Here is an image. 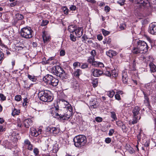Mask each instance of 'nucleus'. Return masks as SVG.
<instances>
[{
    "instance_id": "nucleus-13",
    "label": "nucleus",
    "mask_w": 156,
    "mask_h": 156,
    "mask_svg": "<svg viewBox=\"0 0 156 156\" xmlns=\"http://www.w3.org/2000/svg\"><path fill=\"white\" fill-rule=\"evenodd\" d=\"M137 138L138 139V143L139 142L141 143L147 139L144 134L141 133H140L137 136Z\"/></svg>"
},
{
    "instance_id": "nucleus-27",
    "label": "nucleus",
    "mask_w": 156,
    "mask_h": 156,
    "mask_svg": "<svg viewBox=\"0 0 156 156\" xmlns=\"http://www.w3.org/2000/svg\"><path fill=\"white\" fill-rule=\"evenodd\" d=\"M76 28L75 26L73 25H71L68 27V30L70 32L73 33V34H74Z\"/></svg>"
},
{
    "instance_id": "nucleus-26",
    "label": "nucleus",
    "mask_w": 156,
    "mask_h": 156,
    "mask_svg": "<svg viewBox=\"0 0 156 156\" xmlns=\"http://www.w3.org/2000/svg\"><path fill=\"white\" fill-rule=\"evenodd\" d=\"M149 66L150 70L152 72H155L156 71V66L152 62H151L149 64Z\"/></svg>"
},
{
    "instance_id": "nucleus-63",
    "label": "nucleus",
    "mask_w": 156,
    "mask_h": 156,
    "mask_svg": "<svg viewBox=\"0 0 156 156\" xmlns=\"http://www.w3.org/2000/svg\"><path fill=\"white\" fill-rule=\"evenodd\" d=\"M103 37L100 34H98L97 35V39L99 41H101Z\"/></svg>"
},
{
    "instance_id": "nucleus-12",
    "label": "nucleus",
    "mask_w": 156,
    "mask_h": 156,
    "mask_svg": "<svg viewBox=\"0 0 156 156\" xmlns=\"http://www.w3.org/2000/svg\"><path fill=\"white\" fill-rule=\"evenodd\" d=\"M74 33L76 37H80L83 34V28L82 27H78L76 28Z\"/></svg>"
},
{
    "instance_id": "nucleus-61",
    "label": "nucleus",
    "mask_w": 156,
    "mask_h": 156,
    "mask_svg": "<svg viewBox=\"0 0 156 156\" xmlns=\"http://www.w3.org/2000/svg\"><path fill=\"white\" fill-rule=\"evenodd\" d=\"M115 97L116 99L118 100H119L121 99L120 95L117 93H116V94L115 95Z\"/></svg>"
},
{
    "instance_id": "nucleus-64",
    "label": "nucleus",
    "mask_w": 156,
    "mask_h": 156,
    "mask_svg": "<svg viewBox=\"0 0 156 156\" xmlns=\"http://www.w3.org/2000/svg\"><path fill=\"white\" fill-rule=\"evenodd\" d=\"M105 75L108 76H111V73L108 71H106L105 73Z\"/></svg>"
},
{
    "instance_id": "nucleus-25",
    "label": "nucleus",
    "mask_w": 156,
    "mask_h": 156,
    "mask_svg": "<svg viewBox=\"0 0 156 156\" xmlns=\"http://www.w3.org/2000/svg\"><path fill=\"white\" fill-rule=\"evenodd\" d=\"M132 51L133 53L135 54H138L140 53H144V52H141V51H142V50H141L140 48L138 47L137 45L136 47H134L133 48Z\"/></svg>"
},
{
    "instance_id": "nucleus-57",
    "label": "nucleus",
    "mask_w": 156,
    "mask_h": 156,
    "mask_svg": "<svg viewBox=\"0 0 156 156\" xmlns=\"http://www.w3.org/2000/svg\"><path fill=\"white\" fill-rule=\"evenodd\" d=\"M33 147L32 144H31L27 145V148L28 150L31 151L33 149Z\"/></svg>"
},
{
    "instance_id": "nucleus-51",
    "label": "nucleus",
    "mask_w": 156,
    "mask_h": 156,
    "mask_svg": "<svg viewBox=\"0 0 156 156\" xmlns=\"http://www.w3.org/2000/svg\"><path fill=\"white\" fill-rule=\"evenodd\" d=\"M24 143L25 145L27 146L31 144L30 142L28 139H26L24 140Z\"/></svg>"
},
{
    "instance_id": "nucleus-28",
    "label": "nucleus",
    "mask_w": 156,
    "mask_h": 156,
    "mask_svg": "<svg viewBox=\"0 0 156 156\" xmlns=\"http://www.w3.org/2000/svg\"><path fill=\"white\" fill-rule=\"evenodd\" d=\"M144 103L146 104V105H149V99L146 94H144Z\"/></svg>"
},
{
    "instance_id": "nucleus-10",
    "label": "nucleus",
    "mask_w": 156,
    "mask_h": 156,
    "mask_svg": "<svg viewBox=\"0 0 156 156\" xmlns=\"http://www.w3.org/2000/svg\"><path fill=\"white\" fill-rule=\"evenodd\" d=\"M91 72L92 74L95 77L99 76L103 73V72L102 71L95 69H92Z\"/></svg>"
},
{
    "instance_id": "nucleus-3",
    "label": "nucleus",
    "mask_w": 156,
    "mask_h": 156,
    "mask_svg": "<svg viewBox=\"0 0 156 156\" xmlns=\"http://www.w3.org/2000/svg\"><path fill=\"white\" fill-rule=\"evenodd\" d=\"M73 141L76 147H81L83 146L87 142V138L85 136L80 135L75 136Z\"/></svg>"
},
{
    "instance_id": "nucleus-54",
    "label": "nucleus",
    "mask_w": 156,
    "mask_h": 156,
    "mask_svg": "<svg viewBox=\"0 0 156 156\" xmlns=\"http://www.w3.org/2000/svg\"><path fill=\"white\" fill-rule=\"evenodd\" d=\"M69 9L71 10L74 11L76 9V7L74 5H72L70 6Z\"/></svg>"
},
{
    "instance_id": "nucleus-41",
    "label": "nucleus",
    "mask_w": 156,
    "mask_h": 156,
    "mask_svg": "<svg viewBox=\"0 0 156 156\" xmlns=\"http://www.w3.org/2000/svg\"><path fill=\"white\" fill-rule=\"evenodd\" d=\"M112 75L113 77H115L118 76V73L117 71L115 69L112 70Z\"/></svg>"
},
{
    "instance_id": "nucleus-58",
    "label": "nucleus",
    "mask_w": 156,
    "mask_h": 156,
    "mask_svg": "<svg viewBox=\"0 0 156 156\" xmlns=\"http://www.w3.org/2000/svg\"><path fill=\"white\" fill-rule=\"evenodd\" d=\"M114 132V130L113 129H110L109 131L108 135L110 136H112V135L113 133Z\"/></svg>"
},
{
    "instance_id": "nucleus-59",
    "label": "nucleus",
    "mask_w": 156,
    "mask_h": 156,
    "mask_svg": "<svg viewBox=\"0 0 156 156\" xmlns=\"http://www.w3.org/2000/svg\"><path fill=\"white\" fill-rule=\"evenodd\" d=\"M90 54L91 55V56H93L94 57L96 55V52L95 50H93L91 52Z\"/></svg>"
},
{
    "instance_id": "nucleus-33",
    "label": "nucleus",
    "mask_w": 156,
    "mask_h": 156,
    "mask_svg": "<svg viewBox=\"0 0 156 156\" xmlns=\"http://www.w3.org/2000/svg\"><path fill=\"white\" fill-rule=\"evenodd\" d=\"M147 139L145 140L142 142L141 143L144 145L145 147H148L149 145V140H147Z\"/></svg>"
},
{
    "instance_id": "nucleus-40",
    "label": "nucleus",
    "mask_w": 156,
    "mask_h": 156,
    "mask_svg": "<svg viewBox=\"0 0 156 156\" xmlns=\"http://www.w3.org/2000/svg\"><path fill=\"white\" fill-rule=\"evenodd\" d=\"M21 96L20 95H16L15 96V99L16 101H19L21 100Z\"/></svg>"
},
{
    "instance_id": "nucleus-47",
    "label": "nucleus",
    "mask_w": 156,
    "mask_h": 156,
    "mask_svg": "<svg viewBox=\"0 0 156 156\" xmlns=\"http://www.w3.org/2000/svg\"><path fill=\"white\" fill-rule=\"evenodd\" d=\"M99 62L94 61V62L92 63V66L95 67H98Z\"/></svg>"
},
{
    "instance_id": "nucleus-44",
    "label": "nucleus",
    "mask_w": 156,
    "mask_h": 156,
    "mask_svg": "<svg viewBox=\"0 0 156 156\" xmlns=\"http://www.w3.org/2000/svg\"><path fill=\"white\" fill-rule=\"evenodd\" d=\"M92 83L93 84V87H95L97 86L98 82L97 80H95L93 81Z\"/></svg>"
},
{
    "instance_id": "nucleus-29",
    "label": "nucleus",
    "mask_w": 156,
    "mask_h": 156,
    "mask_svg": "<svg viewBox=\"0 0 156 156\" xmlns=\"http://www.w3.org/2000/svg\"><path fill=\"white\" fill-rule=\"evenodd\" d=\"M81 70L79 69H76L73 73V75L74 76H76V77H78L80 76V75L81 74Z\"/></svg>"
},
{
    "instance_id": "nucleus-37",
    "label": "nucleus",
    "mask_w": 156,
    "mask_h": 156,
    "mask_svg": "<svg viewBox=\"0 0 156 156\" xmlns=\"http://www.w3.org/2000/svg\"><path fill=\"white\" fill-rule=\"evenodd\" d=\"M79 84L77 82L75 81L73 83V88L74 89H78L79 88Z\"/></svg>"
},
{
    "instance_id": "nucleus-55",
    "label": "nucleus",
    "mask_w": 156,
    "mask_h": 156,
    "mask_svg": "<svg viewBox=\"0 0 156 156\" xmlns=\"http://www.w3.org/2000/svg\"><path fill=\"white\" fill-rule=\"evenodd\" d=\"M88 65L87 63H83L81 66V68L83 69L87 68L88 67Z\"/></svg>"
},
{
    "instance_id": "nucleus-1",
    "label": "nucleus",
    "mask_w": 156,
    "mask_h": 156,
    "mask_svg": "<svg viewBox=\"0 0 156 156\" xmlns=\"http://www.w3.org/2000/svg\"><path fill=\"white\" fill-rule=\"evenodd\" d=\"M68 108H65L63 109V112L62 111L60 110L57 112V111L58 110V106L57 104L56 106H55L52 108V111H51V113L52 116L54 117H57L58 119L62 120H68L72 116V109L71 107H68Z\"/></svg>"
},
{
    "instance_id": "nucleus-31",
    "label": "nucleus",
    "mask_w": 156,
    "mask_h": 156,
    "mask_svg": "<svg viewBox=\"0 0 156 156\" xmlns=\"http://www.w3.org/2000/svg\"><path fill=\"white\" fill-rule=\"evenodd\" d=\"M15 17L18 20H19L23 19L24 18L23 16V15L19 13H17L15 15Z\"/></svg>"
},
{
    "instance_id": "nucleus-48",
    "label": "nucleus",
    "mask_w": 156,
    "mask_h": 156,
    "mask_svg": "<svg viewBox=\"0 0 156 156\" xmlns=\"http://www.w3.org/2000/svg\"><path fill=\"white\" fill-rule=\"evenodd\" d=\"M33 152L35 156H37L39 154V151L38 149L37 148H34L33 150Z\"/></svg>"
},
{
    "instance_id": "nucleus-18",
    "label": "nucleus",
    "mask_w": 156,
    "mask_h": 156,
    "mask_svg": "<svg viewBox=\"0 0 156 156\" xmlns=\"http://www.w3.org/2000/svg\"><path fill=\"white\" fill-rule=\"evenodd\" d=\"M106 54L110 58H112L113 56L116 55L117 53L114 51L110 50L106 51Z\"/></svg>"
},
{
    "instance_id": "nucleus-56",
    "label": "nucleus",
    "mask_w": 156,
    "mask_h": 156,
    "mask_svg": "<svg viewBox=\"0 0 156 156\" xmlns=\"http://www.w3.org/2000/svg\"><path fill=\"white\" fill-rule=\"evenodd\" d=\"M96 121L98 122H100L102 121V118L98 117L95 118Z\"/></svg>"
},
{
    "instance_id": "nucleus-24",
    "label": "nucleus",
    "mask_w": 156,
    "mask_h": 156,
    "mask_svg": "<svg viewBox=\"0 0 156 156\" xmlns=\"http://www.w3.org/2000/svg\"><path fill=\"white\" fill-rule=\"evenodd\" d=\"M122 81L124 83H126L128 81V77L127 73L124 72L122 74Z\"/></svg>"
},
{
    "instance_id": "nucleus-30",
    "label": "nucleus",
    "mask_w": 156,
    "mask_h": 156,
    "mask_svg": "<svg viewBox=\"0 0 156 156\" xmlns=\"http://www.w3.org/2000/svg\"><path fill=\"white\" fill-rule=\"evenodd\" d=\"M28 78L31 81L34 82H36L37 78H36V77L34 76L28 75Z\"/></svg>"
},
{
    "instance_id": "nucleus-42",
    "label": "nucleus",
    "mask_w": 156,
    "mask_h": 156,
    "mask_svg": "<svg viewBox=\"0 0 156 156\" xmlns=\"http://www.w3.org/2000/svg\"><path fill=\"white\" fill-rule=\"evenodd\" d=\"M129 148L127 149L128 150V152L130 154H132L134 152V150L133 148H132L131 147L129 146V147H128Z\"/></svg>"
},
{
    "instance_id": "nucleus-16",
    "label": "nucleus",
    "mask_w": 156,
    "mask_h": 156,
    "mask_svg": "<svg viewBox=\"0 0 156 156\" xmlns=\"http://www.w3.org/2000/svg\"><path fill=\"white\" fill-rule=\"evenodd\" d=\"M57 62V60L55 59L54 57H50L47 61V63L52 65L56 64Z\"/></svg>"
},
{
    "instance_id": "nucleus-20",
    "label": "nucleus",
    "mask_w": 156,
    "mask_h": 156,
    "mask_svg": "<svg viewBox=\"0 0 156 156\" xmlns=\"http://www.w3.org/2000/svg\"><path fill=\"white\" fill-rule=\"evenodd\" d=\"M58 82L59 81L58 80L53 77V78H52V80H51L49 84L51 85L54 87H55L58 85Z\"/></svg>"
},
{
    "instance_id": "nucleus-8",
    "label": "nucleus",
    "mask_w": 156,
    "mask_h": 156,
    "mask_svg": "<svg viewBox=\"0 0 156 156\" xmlns=\"http://www.w3.org/2000/svg\"><path fill=\"white\" fill-rule=\"evenodd\" d=\"M136 4L140 5V6H143L144 7H148L149 5V3L147 0H136Z\"/></svg>"
},
{
    "instance_id": "nucleus-21",
    "label": "nucleus",
    "mask_w": 156,
    "mask_h": 156,
    "mask_svg": "<svg viewBox=\"0 0 156 156\" xmlns=\"http://www.w3.org/2000/svg\"><path fill=\"white\" fill-rule=\"evenodd\" d=\"M42 37L44 42L49 40L50 38L49 35L47 34L45 31L43 32Z\"/></svg>"
},
{
    "instance_id": "nucleus-50",
    "label": "nucleus",
    "mask_w": 156,
    "mask_h": 156,
    "mask_svg": "<svg viewBox=\"0 0 156 156\" xmlns=\"http://www.w3.org/2000/svg\"><path fill=\"white\" fill-rule=\"evenodd\" d=\"M4 53L2 51H0V61L4 59Z\"/></svg>"
},
{
    "instance_id": "nucleus-11",
    "label": "nucleus",
    "mask_w": 156,
    "mask_h": 156,
    "mask_svg": "<svg viewBox=\"0 0 156 156\" xmlns=\"http://www.w3.org/2000/svg\"><path fill=\"white\" fill-rule=\"evenodd\" d=\"M48 129L54 135H55L58 133L60 130L59 129L56 127H49Z\"/></svg>"
},
{
    "instance_id": "nucleus-43",
    "label": "nucleus",
    "mask_w": 156,
    "mask_h": 156,
    "mask_svg": "<svg viewBox=\"0 0 156 156\" xmlns=\"http://www.w3.org/2000/svg\"><path fill=\"white\" fill-rule=\"evenodd\" d=\"M70 39L73 41H76V37L74 36L73 34H71L70 35Z\"/></svg>"
},
{
    "instance_id": "nucleus-19",
    "label": "nucleus",
    "mask_w": 156,
    "mask_h": 156,
    "mask_svg": "<svg viewBox=\"0 0 156 156\" xmlns=\"http://www.w3.org/2000/svg\"><path fill=\"white\" fill-rule=\"evenodd\" d=\"M140 116L139 118H138L137 116H134L133 115V120H129V124L130 125H132L136 123L137 122L138 118H139L138 120H139L140 119Z\"/></svg>"
},
{
    "instance_id": "nucleus-34",
    "label": "nucleus",
    "mask_w": 156,
    "mask_h": 156,
    "mask_svg": "<svg viewBox=\"0 0 156 156\" xmlns=\"http://www.w3.org/2000/svg\"><path fill=\"white\" fill-rule=\"evenodd\" d=\"M20 113V110L15 108L12 112V115L14 116L15 115H18Z\"/></svg>"
},
{
    "instance_id": "nucleus-38",
    "label": "nucleus",
    "mask_w": 156,
    "mask_h": 156,
    "mask_svg": "<svg viewBox=\"0 0 156 156\" xmlns=\"http://www.w3.org/2000/svg\"><path fill=\"white\" fill-rule=\"evenodd\" d=\"M102 32L103 33V34L105 36H106L107 35H108L109 34L110 32L109 31L105 30L104 29H102Z\"/></svg>"
},
{
    "instance_id": "nucleus-39",
    "label": "nucleus",
    "mask_w": 156,
    "mask_h": 156,
    "mask_svg": "<svg viewBox=\"0 0 156 156\" xmlns=\"http://www.w3.org/2000/svg\"><path fill=\"white\" fill-rule=\"evenodd\" d=\"M62 10L64 12V13L65 14H68V11H69V9H67L66 7L64 6L62 8Z\"/></svg>"
},
{
    "instance_id": "nucleus-17",
    "label": "nucleus",
    "mask_w": 156,
    "mask_h": 156,
    "mask_svg": "<svg viewBox=\"0 0 156 156\" xmlns=\"http://www.w3.org/2000/svg\"><path fill=\"white\" fill-rule=\"evenodd\" d=\"M23 123L25 127L29 128L32 125V121L30 119H26L24 121Z\"/></svg>"
},
{
    "instance_id": "nucleus-22",
    "label": "nucleus",
    "mask_w": 156,
    "mask_h": 156,
    "mask_svg": "<svg viewBox=\"0 0 156 156\" xmlns=\"http://www.w3.org/2000/svg\"><path fill=\"white\" fill-rule=\"evenodd\" d=\"M30 134L31 136L36 137L38 136L37 131L34 128H31L30 129Z\"/></svg>"
},
{
    "instance_id": "nucleus-62",
    "label": "nucleus",
    "mask_w": 156,
    "mask_h": 156,
    "mask_svg": "<svg viewBox=\"0 0 156 156\" xmlns=\"http://www.w3.org/2000/svg\"><path fill=\"white\" fill-rule=\"evenodd\" d=\"M0 97L2 101H4L6 99V98L2 94H0Z\"/></svg>"
},
{
    "instance_id": "nucleus-32",
    "label": "nucleus",
    "mask_w": 156,
    "mask_h": 156,
    "mask_svg": "<svg viewBox=\"0 0 156 156\" xmlns=\"http://www.w3.org/2000/svg\"><path fill=\"white\" fill-rule=\"evenodd\" d=\"M94 60V57L93 56H90L88 58L87 61L88 63L90 64H92Z\"/></svg>"
},
{
    "instance_id": "nucleus-60",
    "label": "nucleus",
    "mask_w": 156,
    "mask_h": 156,
    "mask_svg": "<svg viewBox=\"0 0 156 156\" xmlns=\"http://www.w3.org/2000/svg\"><path fill=\"white\" fill-rule=\"evenodd\" d=\"M65 52L64 50H61L60 52V55L61 56H63L65 55Z\"/></svg>"
},
{
    "instance_id": "nucleus-45",
    "label": "nucleus",
    "mask_w": 156,
    "mask_h": 156,
    "mask_svg": "<svg viewBox=\"0 0 156 156\" xmlns=\"http://www.w3.org/2000/svg\"><path fill=\"white\" fill-rule=\"evenodd\" d=\"M48 23V21L47 20H43L41 24V26H45Z\"/></svg>"
},
{
    "instance_id": "nucleus-23",
    "label": "nucleus",
    "mask_w": 156,
    "mask_h": 156,
    "mask_svg": "<svg viewBox=\"0 0 156 156\" xmlns=\"http://www.w3.org/2000/svg\"><path fill=\"white\" fill-rule=\"evenodd\" d=\"M140 110V108L139 107L136 106L133 110V113L134 116H137L139 114V112Z\"/></svg>"
},
{
    "instance_id": "nucleus-15",
    "label": "nucleus",
    "mask_w": 156,
    "mask_h": 156,
    "mask_svg": "<svg viewBox=\"0 0 156 156\" xmlns=\"http://www.w3.org/2000/svg\"><path fill=\"white\" fill-rule=\"evenodd\" d=\"M59 103L62 105V106L63 108V109H64L65 108H68V107H71L70 106H69V103L68 102L63 99L60 100Z\"/></svg>"
},
{
    "instance_id": "nucleus-49",
    "label": "nucleus",
    "mask_w": 156,
    "mask_h": 156,
    "mask_svg": "<svg viewBox=\"0 0 156 156\" xmlns=\"http://www.w3.org/2000/svg\"><path fill=\"white\" fill-rule=\"evenodd\" d=\"M17 125L18 127H19L20 128H21L22 126V125L21 123L20 120V119H18L17 120Z\"/></svg>"
},
{
    "instance_id": "nucleus-2",
    "label": "nucleus",
    "mask_w": 156,
    "mask_h": 156,
    "mask_svg": "<svg viewBox=\"0 0 156 156\" xmlns=\"http://www.w3.org/2000/svg\"><path fill=\"white\" fill-rule=\"evenodd\" d=\"M38 97L41 100L44 102H51L53 99L50 92L47 90L39 92L38 94Z\"/></svg>"
},
{
    "instance_id": "nucleus-6",
    "label": "nucleus",
    "mask_w": 156,
    "mask_h": 156,
    "mask_svg": "<svg viewBox=\"0 0 156 156\" xmlns=\"http://www.w3.org/2000/svg\"><path fill=\"white\" fill-rule=\"evenodd\" d=\"M137 45L138 47L144 53L147 52L148 50L147 44L144 41L139 40L137 42Z\"/></svg>"
},
{
    "instance_id": "nucleus-52",
    "label": "nucleus",
    "mask_w": 156,
    "mask_h": 156,
    "mask_svg": "<svg viewBox=\"0 0 156 156\" xmlns=\"http://www.w3.org/2000/svg\"><path fill=\"white\" fill-rule=\"evenodd\" d=\"M80 66V63L78 62H75L73 64V66L74 67V68H76V67H78V66Z\"/></svg>"
},
{
    "instance_id": "nucleus-5",
    "label": "nucleus",
    "mask_w": 156,
    "mask_h": 156,
    "mask_svg": "<svg viewBox=\"0 0 156 156\" xmlns=\"http://www.w3.org/2000/svg\"><path fill=\"white\" fill-rule=\"evenodd\" d=\"M20 34L22 37L26 39L30 38L33 36V31L29 27L22 28L20 30Z\"/></svg>"
},
{
    "instance_id": "nucleus-46",
    "label": "nucleus",
    "mask_w": 156,
    "mask_h": 156,
    "mask_svg": "<svg viewBox=\"0 0 156 156\" xmlns=\"http://www.w3.org/2000/svg\"><path fill=\"white\" fill-rule=\"evenodd\" d=\"M125 1V0H119L118 1V3L120 5L122 6L124 4Z\"/></svg>"
},
{
    "instance_id": "nucleus-14",
    "label": "nucleus",
    "mask_w": 156,
    "mask_h": 156,
    "mask_svg": "<svg viewBox=\"0 0 156 156\" xmlns=\"http://www.w3.org/2000/svg\"><path fill=\"white\" fill-rule=\"evenodd\" d=\"M52 78L53 77L52 76L48 74L43 78V80L45 83L49 84Z\"/></svg>"
},
{
    "instance_id": "nucleus-9",
    "label": "nucleus",
    "mask_w": 156,
    "mask_h": 156,
    "mask_svg": "<svg viewBox=\"0 0 156 156\" xmlns=\"http://www.w3.org/2000/svg\"><path fill=\"white\" fill-rule=\"evenodd\" d=\"M149 32L152 34H156V23H151L150 25Z\"/></svg>"
},
{
    "instance_id": "nucleus-53",
    "label": "nucleus",
    "mask_w": 156,
    "mask_h": 156,
    "mask_svg": "<svg viewBox=\"0 0 156 156\" xmlns=\"http://www.w3.org/2000/svg\"><path fill=\"white\" fill-rule=\"evenodd\" d=\"M105 141L106 143L109 144L111 142V139L110 138L108 137L105 139Z\"/></svg>"
},
{
    "instance_id": "nucleus-36",
    "label": "nucleus",
    "mask_w": 156,
    "mask_h": 156,
    "mask_svg": "<svg viewBox=\"0 0 156 156\" xmlns=\"http://www.w3.org/2000/svg\"><path fill=\"white\" fill-rule=\"evenodd\" d=\"M115 94V92L113 90L108 91L107 92L108 95L110 98L113 97Z\"/></svg>"
},
{
    "instance_id": "nucleus-35",
    "label": "nucleus",
    "mask_w": 156,
    "mask_h": 156,
    "mask_svg": "<svg viewBox=\"0 0 156 156\" xmlns=\"http://www.w3.org/2000/svg\"><path fill=\"white\" fill-rule=\"evenodd\" d=\"M111 114V116L112 118L113 119L112 120V121L115 120L117 119V117L115 113L113 112H110Z\"/></svg>"
},
{
    "instance_id": "nucleus-7",
    "label": "nucleus",
    "mask_w": 156,
    "mask_h": 156,
    "mask_svg": "<svg viewBox=\"0 0 156 156\" xmlns=\"http://www.w3.org/2000/svg\"><path fill=\"white\" fill-rule=\"evenodd\" d=\"M15 49L16 51L19 53L21 51H23L25 49L26 47L24 46L23 44L21 42L17 43L15 45Z\"/></svg>"
},
{
    "instance_id": "nucleus-4",
    "label": "nucleus",
    "mask_w": 156,
    "mask_h": 156,
    "mask_svg": "<svg viewBox=\"0 0 156 156\" xmlns=\"http://www.w3.org/2000/svg\"><path fill=\"white\" fill-rule=\"evenodd\" d=\"M52 72L57 76L63 80L66 79V75L63 68L59 66H55L52 67Z\"/></svg>"
}]
</instances>
